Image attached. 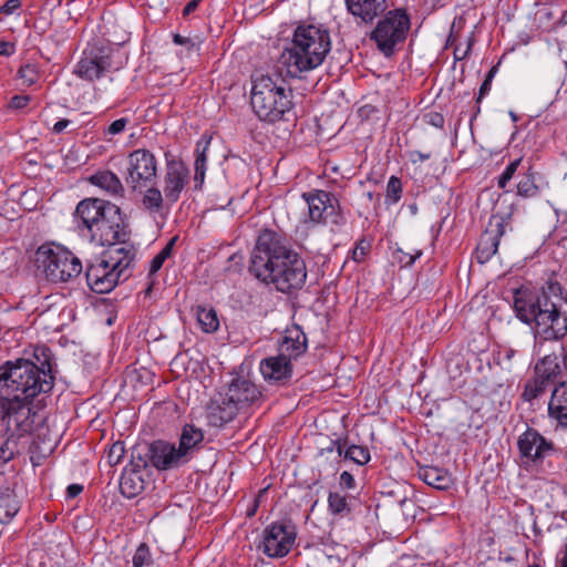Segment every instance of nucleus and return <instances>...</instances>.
<instances>
[{
  "label": "nucleus",
  "instance_id": "obj_1",
  "mask_svg": "<svg viewBox=\"0 0 567 567\" xmlns=\"http://www.w3.org/2000/svg\"><path fill=\"white\" fill-rule=\"evenodd\" d=\"M248 270L258 280L274 285L281 292L301 289L307 279L305 260L285 236L270 229L259 234Z\"/></svg>",
  "mask_w": 567,
  "mask_h": 567
},
{
  "label": "nucleus",
  "instance_id": "obj_2",
  "mask_svg": "<svg viewBox=\"0 0 567 567\" xmlns=\"http://www.w3.org/2000/svg\"><path fill=\"white\" fill-rule=\"evenodd\" d=\"M516 317L532 328L535 348L567 334V296L557 281H547L537 293L517 290L514 296Z\"/></svg>",
  "mask_w": 567,
  "mask_h": 567
},
{
  "label": "nucleus",
  "instance_id": "obj_3",
  "mask_svg": "<svg viewBox=\"0 0 567 567\" xmlns=\"http://www.w3.org/2000/svg\"><path fill=\"white\" fill-rule=\"evenodd\" d=\"M74 221L80 233L93 243L102 246H130L126 243L128 225L121 208L114 203L101 198H85L76 205Z\"/></svg>",
  "mask_w": 567,
  "mask_h": 567
},
{
  "label": "nucleus",
  "instance_id": "obj_4",
  "mask_svg": "<svg viewBox=\"0 0 567 567\" xmlns=\"http://www.w3.org/2000/svg\"><path fill=\"white\" fill-rule=\"evenodd\" d=\"M330 50L331 40L326 28L300 24L278 58V72L290 78H300L301 73L321 65Z\"/></svg>",
  "mask_w": 567,
  "mask_h": 567
},
{
  "label": "nucleus",
  "instance_id": "obj_5",
  "mask_svg": "<svg viewBox=\"0 0 567 567\" xmlns=\"http://www.w3.org/2000/svg\"><path fill=\"white\" fill-rule=\"evenodd\" d=\"M282 75L261 74L252 80L251 107L261 121L288 120L287 115L292 111V91L287 89Z\"/></svg>",
  "mask_w": 567,
  "mask_h": 567
},
{
  "label": "nucleus",
  "instance_id": "obj_6",
  "mask_svg": "<svg viewBox=\"0 0 567 567\" xmlns=\"http://www.w3.org/2000/svg\"><path fill=\"white\" fill-rule=\"evenodd\" d=\"M53 381L48 370L40 369L31 360L8 361L0 367V390L3 389L7 396L32 400L40 393L50 392Z\"/></svg>",
  "mask_w": 567,
  "mask_h": 567
},
{
  "label": "nucleus",
  "instance_id": "obj_7",
  "mask_svg": "<svg viewBox=\"0 0 567 567\" xmlns=\"http://www.w3.org/2000/svg\"><path fill=\"white\" fill-rule=\"evenodd\" d=\"M133 246H122L105 251L94 264L87 266L86 282L96 293L112 291L120 281L131 276L130 268L135 260Z\"/></svg>",
  "mask_w": 567,
  "mask_h": 567
},
{
  "label": "nucleus",
  "instance_id": "obj_8",
  "mask_svg": "<svg viewBox=\"0 0 567 567\" xmlns=\"http://www.w3.org/2000/svg\"><path fill=\"white\" fill-rule=\"evenodd\" d=\"M34 260L38 270L52 284L69 282L83 270L81 260L60 245H41L35 251Z\"/></svg>",
  "mask_w": 567,
  "mask_h": 567
},
{
  "label": "nucleus",
  "instance_id": "obj_9",
  "mask_svg": "<svg viewBox=\"0 0 567 567\" xmlns=\"http://www.w3.org/2000/svg\"><path fill=\"white\" fill-rule=\"evenodd\" d=\"M411 29V17L403 8L389 10L371 32V40L385 56L394 53L399 44L404 43Z\"/></svg>",
  "mask_w": 567,
  "mask_h": 567
},
{
  "label": "nucleus",
  "instance_id": "obj_10",
  "mask_svg": "<svg viewBox=\"0 0 567 567\" xmlns=\"http://www.w3.org/2000/svg\"><path fill=\"white\" fill-rule=\"evenodd\" d=\"M519 455L525 464H529L544 472L545 462L551 467V462H559L561 458L567 461V451H558L554 443L543 436L536 429L527 427L517 440Z\"/></svg>",
  "mask_w": 567,
  "mask_h": 567
},
{
  "label": "nucleus",
  "instance_id": "obj_11",
  "mask_svg": "<svg viewBox=\"0 0 567 567\" xmlns=\"http://www.w3.org/2000/svg\"><path fill=\"white\" fill-rule=\"evenodd\" d=\"M158 175V161L147 148H137L128 153L124 179L133 193H142L155 185Z\"/></svg>",
  "mask_w": 567,
  "mask_h": 567
},
{
  "label": "nucleus",
  "instance_id": "obj_12",
  "mask_svg": "<svg viewBox=\"0 0 567 567\" xmlns=\"http://www.w3.org/2000/svg\"><path fill=\"white\" fill-rule=\"evenodd\" d=\"M303 200L308 205L309 219L316 224L342 226L347 219L341 210L339 199L331 193L313 189L303 193Z\"/></svg>",
  "mask_w": 567,
  "mask_h": 567
},
{
  "label": "nucleus",
  "instance_id": "obj_13",
  "mask_svg": "<svg viewBox=\"0 0 567 567\" xmlns=\"http://www.w3.org/2000/svg\"><path fill=\"white\" fill-rule=\"evenodd\" d=\"M31 401L19 396L11 399L7 396L0 400L1 422L10 436L21 437L32 431L34 413L30 406Z\"/></svg>",
  "mask_w": 567,
  "mask_h": 567
},
{
  "label": "nucleus",
  "instance_id": "obj_14",
  "mask_svg": "<svg viewBox=\"0 0 567 567\" xmlns=\"http://www.w3.org/2000/svg\"><path fill=\"white\" fill-rule=\"evenodd\" d=\"M113 49L100 42L90 43L76 63L74 74L86 81L102 78L112 69Z\"/></svg>",
  "mask_w": 567,
  "mask_h": 567
},
{
  "label": "nucleus",
  "instance_id": "obj_15",
  "mask_svg": "<svg viewBox=\"0 0 567 567\" xmlns=\"http://www.w3.org/2000/svg\"><path fill=\"white\" fill-rule=\"evenodd\" d=\"M297 537L296 526L290 522H276L262 532L258 546L269 558H281L289 554Z\"/></svg>",
  "mask_w": 567,
  "mask_h": 567
},
{
  "label": "nucleus",
  "instance_id": "obj_16",
  "mask_svg": "<svg viewBox=\"0 0 567 567\" xmlns=\"http://www.w3.org/2000/svg\"><path fill=\"white\" fill-rule=\"evenodd\" d=\"M224 393L240 412L259 408L265 400L259 386L244 377L234 378Z\"/></svg>",
  "mask_w": 567,
  "mask_h": 567
},
{
  "label": "nucleus",
  "instance_id": "obj_17",
  "mask_svg": "<svg viewBox=\"0 0 567 567\" xmlns=\"http://www.w3.org/2000/svg\"><path fill=\"white\" fill-rule=\"evenodd\" d=\"M189 169L186 164L166 155L163 193L168 203L175 204L179 200L182 193L189 183Z\"/></svg>",
  "mask_w": 567,
  "mask_h": 567
},
{
  "label": "nucleus",
  "instance_id": "obj_18",
  "mask_svg": "<svg viewBox=\"0 0 567 567\" xmlns=\"http://www.w3.org/2000/svg\"><path fill=\"white\" fill-rule=\"evenodd\" d=\"M508 225L504 217L491 218L488 228L482 234L476 247V257L481 264L488 261L497 252L499 239L505 235Z\"/></svg>",
  "mask_w": 567,
  "mask_h": 567
},
{
  "label": "nucleus",
  "instance_id": "obj_19",
  "mask_svg": "<svg viewBox=\"0 0 567 567\" xmlns=\"http://www.w3.org/2000/svg\"><path fill=\"white\" fill-rule=\"evenodd\" d=\"M151 464L161 471H166L184 465L186 462L174 444L158 440L148 446Z\"/></svg>",
  "mask_w": 567,
  "mask_h": 567
},
{
  "label": "nucleus",
  "instance_id": "obj_20",
  "mask_svg": "<svg viewBox=\"0 0 567 567\" xmlns=\"http://www.w3.org/2000/svg\"><path fill=\"white\" fill-rule=\"evenodd\" d=\"M147 466L146 461L142 457L132 460L123 470L120 480V492L126 498H134L144 491L145 481L142 475V470Z\"/></svg>",
  "mask_w": 567,
  "mask_h": 567
},
{
  "label": "nucleus",
  "instance_id": "obj_21",
  "mask_svg": "<svg viewBox=\"0 0 567 567\" xmlns=\"http://www.w3.org/2000/svg\"><path fill=\"white\" fill-rule=\"evenodd\" d=\"M259 370L264 379L271 383L285 384L292 377L291 360L279 353L261 360Z\"/></svg>",
  "mask_w": 567,
  "mask_h": 567
},
{
  "label": "nucleus",
  "instance_id": "obj_22",
  "mask_svg": "<svg viewBox=\"0 0 567 567\" xmlns=\"http://www.w3.org/2000/svg\"><path fill=\"white\" fill-rule=\"evenodd\" d=\"M240 411L220 392L207 408V422L210 426L223 427L231 422Z\"/></svg>",
  "mask_w": 567,
  "mask_h": 567
},
{
  "label": "nucleus",
  "instance_id": "obj_23",
  "mask_svg": "<svg viewBox=\"0 0 567 567\" xmlns=\"http://www.w3.org/2000/svg\"><path fill=\"white\" fill-rule=\"evenodd\" d=\"M349 13L363 23H372L388 6L386 0H344Z\"/></svg>",
  "mask_w": 567,
  "mask_h": 567
},
{
  "label": "nucleus",
  "instance_id": "obj_24",
  "mask_svg": "<svg viewBox=\"0 0 567 567\" xmlns=\"http://www.w3.org/2000/svg\"><path fill=\"white\" fill-rule=\"evenodd\" d=\"M306 349L307 338L301 328L296 324L287 328L279 343V354L292 360L300 357Z\"/></svg>",
  "mask_w": 567,
  "mask_h": 567
},
{
  "label": "nucleus",
  "instance_id": "obj_25",
  "mask_svg": "<svg viewBox=\"0 0 567 567\" xmlns=\"http://www.w3.org/2000/svg\"><path fill=\"white\" fill-rule=\"evenodd\" d=\"M86 179L91 185L99 187L113 198H123L125 196V187L122 181L110 169H99Z\"/></svg>",
  "mask_w": 567,
  "mask_h": 567
},
{
  "label": "nucleus",
  "instance_id": "obj_26",
  "mask_svg": "<svg viewBox=\"0 0 567 567\" xmlns=\"http://www.w3.org/2000/svg\"><path fill=\"white\" fill-rule=\"evenodd\" d=\"M548 416L560 426L567 427V382L558 383L548 402Z\"/></svg>",
  "mask_w": 567,
  "mask_h": 567
},
{
  "label": "nucleus",
  "instance_id": "obj_27",
  "mask_svg": "<svg viewBox=\"0 0 567 567\" xmlns=\"http://www.w3.org/2000/svg\"><path fill=\"white\" fill-rule=\"evenodd\" d=\"M204 440V433L200 429L192 424L184 425L179 437L178 452L187 463Z\"/></svg>",
  "mask_w": 567,
  "mask_h": 567
},
{
  "label": "nucleus",
  "instance_id": "obj_28",
  "mask_svg": "<svg viewBox=\"0 0 567 567\" xmlns=\"http://www.w3.org/2000/svg\"><path fill=\"white\" fill-rule=\"evenodd\" d=\"M417 474L425 484L437 489H446L452 484L450 473L437 466L421 467Z\"/></svg>",
  "mask_w": 567,
  "mask_h": 567
},
{
  "label": "nucleus",
  "instance_id": "obj_29",
  "mask_svg": "<svg viewBox=\"0 0 567 567\" xmlns=\"http://www.w3.org/2000/svg\"><path fill=\"white\" fill-rule=\"evenodd\" d=\"M21 508V502L13 489L0 491V523L9 524Z\"/></svg>",
  "mask_w": 567,
  "mask_h": 567
},
{
  "label": "nucleus",
  "instance_id": "obj_30",
  "mask_svg": "<svg viewBox=\"0 0 567 567\" xmlns=\"http://www.w3.org/2000/svg\"><path fill=\"white\" fill-rule=\"evenodd\" d=\"M561 373V367L556 354L545 355L535 365V374L551 383Z\"/></svg>",
  "mask_w": 567,
  "mask_h": 567
},
{
  "label": "nucleus",
  "instance_id": "obj_31",
  "mask_svg": "<svg viewBox=\"0 0 567 567\" xmlns=\"http://www.w3.org/2000/svg\"><path fill=\"white\" fill-rule=\"evenodd\" d=\"M195 315L200 329L206 333H213L219 328V319L214 308L198 305Z\"/></svg>",
  "mask_w": 567,
  "mask_h": 567
},
{
  "label": "nucleus",
  "instance_id": "obj_32",
  "mask_svg": "<svg viewBox=\"0 0 567 567\" xmlns=\"http://www.w3.org/2000/svg\"><path fill=\"white\" fill-rule=\"evenodd\" d=\"M141 194L142 196V207L148 212L150 214L159 213L164 207V198L165 196L157 187L154 185L145 188Z\"/></svg>",
  "mask_w": 567,
  "mask_h": 567
},
{
  "label": "nucleus",
  "instance_id": "obj_33",
  "mask_svg": "<svg viewBox=\"0 0 567 567\" xmlns=\"http://www.w3.org/2000/svg\"><path fill=\"white\" fill-rule=\"evenodd\" d=\"M548 384L549 382L545 381L544 379L535 374V377L528 380L524 386V391L522 394L524 401L532 402L539 398L542 394L545 393Z\"/></svg>",
  "mask_w": 567,
  "mask_h": 567
},
{
  "label": "nucleus",
  "instance_id": "obj_34",
  "mask_svg": "<svg viewBox=\"0 0 567 567\" xmlns=\"http://www.w3.org/2000/svg\"><path fill=\"white\" fill-rule=\"evenodd\" d=\"M329 511L337 516L346 517L350 515L351 507L346 495L338 492H330L328 496Z\"/></svg>",
  "mask_w": 567,
  "mask_h": 567
},
{
  "label": "nucleus",
  "instance_id": "obj_35",
  "mask_svg": "<svg viewBox=\"0 0 567 567\" xmlns=\"http://www.w3.org/2000/svg\"><path fill=\"white\" fill-rule=\"evenodd\" d=\"M539 190V186L535 182V174L529 168L517 184V195L523 198H532L536 197Z\"/></svg>",
  "mask_w": 567,
  "mask_h": 567
},
{
  "label": "nucleus",
  "instance_id": "obj_36",
  "mask_svg": "<svg viewBox=\"0 0 567 567\" xmlns=\"http://www.w3.org/2000/svg\"><path fill=\"white\" fill-rule=\"evenodd\" d=\"M402 182L396 176H391L386 184L385 204L391 206L396 204L402 197Z\"/></svg>",
  "mask_w": 567,
  "mask_h": 567
},
{
  "label": "nucleus",
  "instance_id": "obj_37",
  "mask_svg": "<svg viewBox=\"0 0 567 567\" xmlns=\"http://www.w3.org/2000/svg\"><path fill=\"white\" fill-rule=\"evenodd\" d=\"M344 458L351 460L355 464L364 465L370 461L371 455L368 447L353 444L346 450Z\"/></svg>",
  "mask_w": 567,
  "mask_h": 567
},
{
  "label": "nucleus",
  "instance_id": "obj_38",
  "mask_svg": "<svg viewBox=\"0 0 567 567\" xmlns=\"http://www.w3.org/2000/svg\"><path fill=\"white\" fill-rule=\"evenodd\" d=\"M176 239H177L176 237H173L165 245V247L152 259L151 266H150V275L157 272L162 268L165 260L172 255L173 246H174Z\"/></svg>",
  "mask_w": 567,
  "mask_h": 567
},
{
  "label": "nucleus",
  "instance_id": "obj_39",
  "mask_svg": "<svg viewBox=\"0 0 567 567\" xmlns=\"http://www.w3.org/2000/svg\"><path fill=\"white\" fill-rule=\"evenodd\" d=\"M18 76L23 81V84L31 86L40 78L39 68L31 63L24 64L19 69Z\"/></svg>",
  "mask_w": 567,
  "mask_h": 567
},
{
  "label": "nucleus",
  "instance_id": "obj_40",
  "mask_svg": "<svg viewBox=\"0 0 567 567\" xmlns=\"http://www.w3.org/2000/svg\"><path fill=\"white\" fill-rule=\"evenodd\" d=\"M33 355H34V358L37 360L35 363L39 365V368L42 369V370L45 369V371L48 370L49 374H52L51 351H50V349L47 348L45 346H38L34 349Z\"/></svg>",
  "mask_w": 567,
  "mask_h": 567
},
{
  "label": "nucleus",
  "instance_id": "obj_41",
  "mask_svg": "<svg viewBox=\"0 0 567 567\" xmlns=\"http://www.w3.org/2000/svg\"><path fill=\"white\" fill-rule=\"evenodd\" d=\"M152 563V556L148 546L143 543L141 544L132 558V565L133 567H145L150 566Z\"/></svg>",
  "mask_w": 567,
  "mask_h": 567
},
{
  "label": "nucleus",
  "instance_id": "obj_42",
  "mask_svg": "<svg viewBox=\"0 0 567 567\" xmlns=\"http://www.w3.org/2000/svg\"><path fill=\"white\" fill-rule=\"evenodd\" d=\"M124 455H125L124 443L121 441H117L110 446V449L106 453L107 463L111 466H115L122 462Z\"/></svg>",
  "mask_w": 567,
  "mask_h": 567
},
{
  "label": "nucleus",
  "instance_id": "obj_43",
  "mask_svg": "<svg viewBox=\"0 0 567 567\" xmlns=\"http://www.w3.org/2000/svg\"><path fill=\"white\" fill-rule=\"evenodd\" d=\"M422 255L421 250H416L414 254L406 252L401 248H398L393 251V258L396 262H399L402 267H410L414 264V261L420 258Z\"/></svg>",
  "mask_w": 567,
  "mask_h": 567
},
{
  "label": "nucleus",
  "instance_id": "obj_44",
  "mask_svg": "<svg viewBox=\"0 0 567 567\" xmlns=\"http://www.w3.org/2000/svg\"><path fill=\"white\" fill-rule=\"evenodd\" d=\"M520 158L518 159H515L513 162H511L506 168L504 169V172L499 175L498 177V181H497V186L501 188V189H504L506 187V185L509 183V181L514 177L519 164H520Z\"/></svg>",
  "mask_w": 567,
  "mask_h": 567
},
{
  "label": "nucleus",
  "instance_id": "obj_45",
  "mask_svg": "<svg viewBox=\"0 0 567 567\" xmlns=\"http://www.w3.org/2000/svg\"><path fill=\"white\" fill-rule=\"evenodd\" d=\"M130 120L126 117H121L118 120H115L112 122L104 131L103 135L106 137L107 135H118L124 132L125 127L127 126Z\"/></svg>",
  "mask_w": 567,
  "mask_h": 567
},
{
  "label": "nucleus",
  "instance_id": "obj_46",
  "mask_svg": "<svg viewBox=\"0 0 567 567\" xmlns=\"http://www.w3.org/2000/svg\"><path fill=\"white\" fill-rule=\"evenodd\" d=\"M423 118H424L425 123H427L434 127H437V128H442L445 123L444 116L437 112H429V113L424 114Z\"/></svg>",
  "mask_w": 567,
  "mask_h": 567
},
{
  "label": "nucleus",
  "instance_id": "obj_47",
  "mask_svg": "<svg viewBox=\"0 0 567 567\" xmlns=\"http://www.w3.org/2000/svg\"><path fill=\"white\" fill-rule=\"evenodd\" d=\"M31 97L29 95H14L9 102V107L13 110H22L29 105Z\"/></svg>",
  "mask_w": 567,
  "mask_h": 567
},
{
  "label": "nucleus",
  "instance_id": "obj_48",
  "mask_svg": "<svg viewBox=\"0 0 567 567\" xmlns=\"http://www.w3.org/2000/svg\"><path fill=\"white\" fill-rule=\"evenodd\" d=\"M369 250V245L365 244L364 240H360L357 243L354 249L352 250V259L357 262H360L365 257L367 252Z\"/></svg>",
  "mask_w": 567,
  "mask_h": 567
},
{
  "label": "nucleus",
  "instance_id": "obj_49",
  "mask_svg": "<svg viewBox=\"0 0 567 567\" xmlns=\"http://www.w3.org/2000/svg\"><path fill=\"white\" fill-rule=\"evenodd\" d=\"M21 0H7L3 6L0 7V13L10 16L21 8Z\"/></svg>",
  "mask_w": 567,
  "mask_h": 567
},
{
  "label": "nucleus",
  "instance_id": "obj_50",
  "mask_svg": "<svg viewBox=\"0 0 567 567\" xmlns=\"http://www.w3.org/2000/svg\"><path fill=\"white\" fill-rule=\"evenodd\" d=\"M340 487L344 489H352L355 487V481L351 473L344 471L340 475Z\"/></svg>",
  "mask_w": 567,
  "mask_h": 567
},
{
  "label": "nucleus",
  "instance_id": "obj_51",
  "mask_svg": "<svg viewBox=\"0 0 567 567\" xmlns=\"http://www.w3.org/2000/svg\"><path fill=\"white\" fill-rule=\"evenodd\" d=\"M473 43H474V39L472 37H470L467 39V43H466V49L465 50L462 51L460 47H456L454 49V59L456 61H461V60L465 59L470 54V52L472 50Z\"/></svg>",
  "mask_w": 567,
  "mask_h": 567
},
{
  "label": "nucleus",
  "instance_id": "obj_52",
  "mask_svg": "<svg viewBox=\"0 0 567 567\" xmlns=\"http://www.w3.org/2000/svg\"><path fill=\"white\" fill-rule=\"evenodd\" d=\"M206 163L207 156L205 153V148L202 152L197 151L196 159H195V171L206 172Z\"/></svg>",
  "mask_w": 567,
  "mask_h": 567
},
{
  "label": "nucleus",
  "instance_id": "obj_53",
  "mask_svg": "<svg viewBox=\"0 0 567 567\" xmlns=\"http://www.w3.org/2000/svg\"><path fill=\"white\" fill-rule=\"evenodd\" d=\"M431 157V153H422L420 151H412L410 153V161L413 164L427 161Z\"/></svg>",
  "mask_w": 567,
  "mask_h": 567
},
{
  "label": "nucleus",
  "instance_id": "obj_54",
  "mask_svg": "<svg viewBox=\"0 0 567 567\" xmlns=\"http://www.w3.org/2000/svg\"><path fill=\"white\" fill-rule=\"evenodd\" d=\"M173 41L175 44L186 45L188 49L195 48V43L192 41L190 38L183 37L178 33L174 34Z\"/></svg>",
  "mask_w": 567,
  "mask_h": 567
},
{
  "label": "nucleus",
  "instance_id": "obj_55",
  "mask_svg": "<svg viewBox=\"0 0 567 567\" xmlns=\"http://www.w3.org/2000/svg\"><path fill=\"white\" fill-rule=\"evenodd\" d=\"M13 457V452L8 447V442L0 447V461L8 463Z\"/></svg>",
  "mask_w": 567,
  "mask_h": 567
},
{
  "label": "nucleus",
  "instance_id": "obj_56",
  "mask_svg": "<svg viewBox=\"0 0 567 567\" xmlns=\"http://www.w3.org/2000/svg\"><path fill=\"white\" fill-rule=\"evenodd\" d=\"M14 52V45L7 41H0V55L9 56Z\"/></svg>",
  "mask_w": 567,
  "mask_h": 567
},
{
  "label": "nucleus",
  "instance_id": "obj_57",
  "mask_svg": "<svg viewBox=\"0 0 567 567\" xmlns=\"http://www.w3.org/2000/svg\"><path fill=\"white\" fill-rule=\"evenodd\" d=\"M83 491V486L80 485V484H71L68 486L66 488V496L69 498H74L76 497L79 494H81Z\"/></svg>",
  "mask_w": 567,
  "mask_h": 567
},
{
  "label": "nucleus",
  "instance_id": "obj_58",
  "mask_svg": "<svg viewBox=\"0 0 567 567\" xmlns=\"http://www.w3.org/2000/svg\"><path fill=\"white\" fill-rule=\"evenodd\" d=\"M556 560L559 567H567V544L558 551Z\"/></svg>",
  "mask_w": 567,
  "mask_h": 567
},
{
  "label": "nucleus",
  "instance_id": "obj_59",
  "mask_svg": "<svg viewBox=\"0 0 567 567\" xmlns=\"http://www.w3.org/2000/svg\"><path fill=\"white\" fill-rule=\"evenodd\" d=\"M491 85H492V83H489L485 80L483 81V83L480 87V91H478V96L476 99L477 104H480L482 102V99L489 92Z\"/></svg>",
  "mask_w": 567,
  "mask_h": 567
},
{
  "label": "nucleus",
  "instance_id": "obj_60",
  "mask_svg": "<svg viewBox=\"0 0 567 567\" xmlns=\"http://www.w3.org/2000/svg\"><path fill=\"white\" fill-rule=\"evenodd\" d=\"M202 2V0H190L184 8L183 10V16H188L192 12H194L197 7L199 6V3Z\"/></svg>",
  "mask_w": 567,
  "mask_h": 567
},
{
  "label": "nucleus",
  "instance_id": "obj_61",
  "mask_svg": "<svg viewBox=\"0 0 567 567\" xmlns=\"http://www.w3.org/2000/svg\"><path fill=\"white\" fill-rule=\"evenodd\" d=\"M205 174H206V172L195 171L194 182H195V188L196 189H200L202 188V186L204 184V179H205Z\"/></svg>",
  "mask_w": 567,
  "mask_h": 567
},
{
  "label": "nucleus",
  "instance_id": "obj_62",
  "mask_svg": "<svg viewBox=\"0 0 567 567\" xmlns=\"http://www.w3.org/2000/svg\"><path fill=\"white\" fill-rule=\"evenodd\" d=\"M334 447H336L339 456H341V455L344 456V452H346L344 444H342L340 440L332 441L331 446L328 447L327 450L332 452L334 450Z\"/></svg>",
  "mask_w": 567,
  "mask_h": 567
},
{
  "label": "nucleus",
  "instance_id": "obj_63",
  "mask_svg": "<svg viewBox=\"0 0 567 567\" xmlns=\"http://www.w3.org/2000/svg\"><path fill=\"white\" fill-rule=\"evenodd\" d=\"M70 124L69 120H60L53 125V132L56 134L62 133Z\"/></svg>",
  "mask_w": 567,
  "mask_h": 567
},
{
  "label": "nucleus",
  "instance_id": "obj_64",
  "mask_svg": "<svg viewBox=\"0 0 567 567\" xmlns=\"http://www.w3.org/2000/svg\"><path fill=\"white\" fill-rule=\"evenodd\" d=\"M496 72H497V68H496V66H493V68L487 72V74H486V76H485V81H487V82L492 83V81H493V79H494V76H495Z\"/></svg>",
  "mask_w": 567,
  "mask_h": 567
}]
</instances>
